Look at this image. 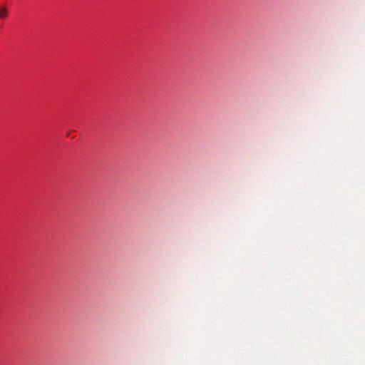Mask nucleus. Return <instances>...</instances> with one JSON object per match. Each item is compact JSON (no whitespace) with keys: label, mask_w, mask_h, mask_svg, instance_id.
<instances>
[{"label":"nucleus","mask_w":365,"mask_h":365,"mask_svg":"<svg viewBox=\"0 0 365 365\" xmlns=\"http://www.w3.org/2000/svg\"><path fill=\"white\" fill-rule=\"evenodd\" d=\"M8 12L5 6L0 7V19H3L7 16Z\"/></svg>","instance_id":"nucleus-1"}]
</instances>
